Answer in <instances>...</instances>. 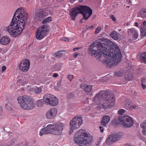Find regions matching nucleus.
<instances>
[{"label": "nucleus", "instance_id": "c03bdc74", "mask_svg": "<svg viewBox=\"0 0 146 146\" xmlns=\"http://www.w3.org/2000/svg\"><path fill=\"white\" fill-rule=\"evenodd\" d=\"M111 18L113 21H115L116 20L115 17H114V16L113 15H111Z\"/></svg>", "mask_w": 146, "mask_h": 146}, {"label": "nucleus", "instance_id": "a19ab883", "mask_svg": "<svg viewBox=\"0 0 146 146\" xmlns=\"http://www.w3.org/2000/svg\"><path fill=\"white\" fill-rule=\"evenodd\" d=\"M73 76L71 75H69L68 76V78L70 80V81H71L72 79Z\"/></svg>", "mask_w": 146, "mask_h": 146}, {"label": "nucleus", "instance_id": "cd10ccee", "mask_svg": "<svg viewBox=\"0 0 146 146\" xmlns=\"http://www.w3.org/2000/svg\"><path fill=\"white\" fill-rule=\"evenodd\" d=\"M63 51V50H61L58 51L56 53L54 54V56L57 58H59L62 57L63 56V54L62 53H60V52Z\"/></svg>", "mask_w": 146, "mask_h": 146}, {"label": "nucleus", "instance_id": "9d476101", "mask_svg": "<svg viewBox=\"0 0 146 146\" xmlns=\"http://www.w3.org/2000/svg\"><path fill=\"white\" fill-rule=\"evenodd\" d=\"M80 13L86 19H87L92 15V10L89 7L85 5H79Z\"/></svg>", "mask_w": 146, "mask_h": 146}, {"label": "nucleus", "instance_id": "79ce46f5", "mask_svg": "<svg viewBox=\"0 0 146 146\" xmlns=\"http://www.w3.org/2000/svg\"><path fill=\"white\" fill-rule=\"evenodd\" d=\"M6 68L5 66H3L1 68V71L2 72H4L6 70Z\"/></svg>", "mask_w": 146, "mask_h": 146}, {"label": "nucleus", "instance_id": "c85d7f7f", "mask_svg": "<svg viewBox=\"0 0 146 146\" xmlns=\"http://www.w3.org/2000/svg\"><path fill=\"white\" fill-rule=\"evenodd\" d=\"M42 91V90L41 87H36L34 90V92L37 94H40Z\"/></svg>", "mask_w": 146, "mask_h": 146}, {"label": "nucleus", "instance_id": "052dcab7", "mask_svg": "<svg viewBox=\"0 0 146 146\" xmlns=\"http://www.w3.org/2000/svg\"><path fill=\"white\" fill-rule=\"evenodd\" d=\"M105 28L106 29H108L109 28V25H106Z\"/></svg>", "mask_w": 146, "mask_h": 146}, {"label": "nucleus", "instance_id": "f03ea898", "mask_svg": "<svg viewBox=\"0 0 146 146\" xmlns=\"http://www.w3.org/2000/svg\"><path fill=\"white\" fill-rule=\"evenodd\" d=\"M28 16L27 13L22 7L18 8L14 14L10 25L5 28V30L13 37L18 36L25 27Z\"/></svg>", "mask_w": 146, "mask_h": 146}, {"label": "nucleus", "instance_id": "5701e85b", "mask_svg": "<svg viewBox=\"0 0 146 146\" xmlns=\"http://www.w3.org/2000/svg\"><path fill=\"white\" fill-rule=\"evenodd\" d=\"M51 100V103H50V106H55L58 103V100L57 98L54 96V97H52Z\"/></svg>", "mask_w": 146, "mask_h": 146}, {"label": "nucleus", "instance_id": "4d7b16f0", "mask_svg": "<svg viewBox=\"0 0 146 146\" xmlns=\"http://www.w3.org/2000/svg\"><path fill=\"white\" fill-rule=\"evenodd\" d=\"M3 109L2 107L0 105V113L2 111Z\"/></svg>", "mask_w": 146, "mask_h": 146}, {"label": "nucleus", "instance_id": "680f3d73", "mask_svg": "<svg viewBox=\"0 0 146 146\" xmlns=\"http://www.w3.org/2000/svg\"><path fill=\"white\" fill-rule=\"evenodd\" d=\"M138 24L137 23H135V25L136 27H138Z\"/></svg>", "mask_w": 146, "mask_h": 146}, {"label": "nucleus", "instance_id": "72a5a7b5", "mask_svg": "<svg viewBox=\"0 0 146 146\" xmlns=\"http://www.w3.org/2000/svg\"><path fill=\"white\" fill-rule=\"evenodd\" d=\"M140 126L143 129H146V120L141 123Z\"/></svg>", "mask_w": 146, "mask_h": 146}, {"label": "nucleus", "instance_id": "9b49d317", "mask_svg": "<svg viewBox=\"0 0 146 146\" xmlns=\"http://www.w3.org/2000/svg\"><path fill=\"white\" fill-rule=\"evenodd\" d=\"M127 38L128 41L131 42L133 40H135L138 38V33L135 29L132 28L127 30Z\"/></svg>", "mask_w": 146, "mask_h": 146}, {"label": "nucleus", "instance_id": "7c9ffc66", "mask_svg": "<svg viewBox=\"0 0 146 146\" xmlns=\"http://www.w3.org/2000/svg\"><path fill=\"white\" fill-rule=\"evenodd\" d=\"M141 36L143 37L145 36L146 35V29L141 28L140 29Z\"/></svg>", "mask_w": 146, "mask_h": 146}, {"label": "nucleus", "instance_id": "1a4fd4ad", "mask_svg": "<svg viewBox=\"0 0 146 146\" xmlns=\"http://www.w3.org/2000/svg\"><path fill=\"white\" fill-rule=\"evenodd\" d=\"M118 120L125 127H130L133 124V121L131 117L128 116H120L119 117Z\"/></svg>", "mask_w": 146, "mask_h": 146}, {"label": "nucleus", "instance_id": "13d9d810", "mask_svg": "<svg viewBox=\"0 0 146 146\" xmlns=\"http://www.w3.org/2000/svg\"><path fill=\"white\" fill-rule=\"evenodd\" d=\"M94 28V26L93 25H92V26H91L89 27L88 28V29L91 28V29H92Z\"/></svg>", "mask_w": 146, "mask_h": 146}, {"label": "nucleus", "instance_id": "69168bd1", "mask_svg": "<svg viewBox=\"0 0 146 146\" xmlns=\"http://www.w3.org/2000/svg\"><path fill=\"white\" fill-rule=\"evenodd\" d=\"M134 94L135 95V96H137V92H134Z\"/></svg>", "mask_w": 146, "mask_h": 146}, {"label": "nucleus", "instance_id": "a878e982", "mask_svg": "<svg viewBox=\"0 0 146 146\" xmlns=\"http://www.w3.org/2000/svg\"><path fill=\"white\" fill-rule=\"evenodd\" d=\"M140 59L142 61L146 63V52H144L141 54Z\"/></svg>", "mask_w": 146, "mask_h": 146}, {"label": "nucleus", "instance_id": "f8f14e48", "mask_svg": "<svg viewBox=\"0 0 146 146\" xmlns=\"http://www.w3.org/2000/svg\"><path fill=\"white\" fill-rule=\"evenodd\" d=\"M30 64V61L29 59L23 60L19 65V68L22 72H27L29 69Z\"/></svg>", "mask_w": 146, "mask_h": 146}, {"label": "nucleus", "instance_id": "7ed1b4c3", "mask_svg": "<svg viewBox=\"0 0 146 146\" xmlns=\"http://www.w3.org/2000/svg\"><path fill=\"white\" fill-rule=\"evenodd\" d=\"M93 101L100 102L97 106L98 109H106L113 105L115 101V96L109 90H101L96 94L93 98Z\"/></svg>", "mask_w": 146, "mask_h": 146}, {"label": "nucleus", "instance_id": "dca6fc26", "mask_svg": "<svg viewBox=\"0 0 146 146\" xmlns=\"http://www.w3.org/2000/svg\"><path fill=\"white\" fill-rule=\"evenodd\" d=\"M57 110L55 108L50 109L46 113V117L48 119L53 118L56 114Z\"/></svg>", "mask_w": 146, "mask_h": 146}, {"label": "nucleus", "instance_id": "09e8293b", "mask_svg": "<svg viewBox=\"0 0 146 146\" xmlns=\"http://www.w3.org/2000/svg\"><path fill=\"white\" fill-rule=\"evenodd\" d=\"M58 76V74H57L56 73H54L53 74L52 76L56 78L57 76Z\"/></svg>", "mask_w": 146, "mask_h": 146}, {"label": "nucleus", "instance_id": "20e7f679", "mask_svg": "<svg viewBox=\"0 0 146 146\" xmlns=\"http://www.w3.org/2000/svg\"><path fill=\"white\" fill-rule=\"evenodd\" d=\"M74 141L78 146H84L90 144L93 141L92 136L82 129L79 130L74 136Z\"/></svg>", "mask_w": 146, "mask_h": 146}, {"label": "nucleus", "instance_id": "8fccbe9b", "mask_svg": "<svg viewBox=\"0 0 146 146\" xmlns=\"http://www.w3.org/2000/svg\"><path fill=\"white\" fill-rule=\"evenodd\" d=\"M87 19H86L83 17V18L80 21V22L81 23H83L84 22V21Z\"/></svg>", "mask_w": 146, "mask_h": 146}, {"label": "nucleus", "instance_id": "a211bd4d", "mask_svg": "<svg viewBox=\"0 0 146 146\" xmlns=\"http://www.w3.org/2000/svg\"><path fill=\"white\" fill-rule=\"evenodd\" d=\"M80 87L86 92H90L92 88V86L91 85H86L84 84L80 85Z\"/></svg>", "mask_w": 146, "mask_h": 146}, {"label": "nucleus", "instance_id": "bb28decb", "mask_svg": "<svg viewBox=\"0 0 146 146\" xmlns=\"http://www.w3.org/2000/svg\"><path fill=\"white\" fill-rule=\"evenodd\" d=\"M131 103V100L127 99L125 100V107L126 108H128L129 107L130 104Z\"/></svg>", "mask_w": 146, "mask_h": 146}, {"label": "nucleus", "instance_id": "3c124183", "mask_svg": "<svg viewBox=\"0 0 146 146\" xmlns=\"http://www.w3.org/2000/svg\"><path fill=\"white\" fill-rule=\"evenodd\" d=\"M137 107V106L135 105H133L131 106L130 107V109H135L136 107Z\"/></svg>", "mask_w": 146, "mask_h": 146}, {"label": "nucleus", "instance_id": "393cba45", "mask_svg": "<svg viewBox=\"0 0 146 146\" xmlns=\"http://www.w3.org/2000/svg\"><path fill=\"white\" fill-rule=\"evenodd\" d=\"M44 102L43 99H39L36 102V105L38 107H42L44 105Z\"/></svg>", "mask_w": 146, "mask_h": 146}, {"label": "nucleus", "instance_id": "f704fd0d", "mask_svg": "<svg viewBox=\"0 0 146 146\" xmlns=\"http://www.w3.org/2000/svg\"><path fill=\"white\" fill-rule=\"evenodd\" d=\"M61 85V82H59L57 83L56 86H55L54 88L56 90H58L59 89V87Z\"/></svg>", "mask_w": 146, "mask_h": 146}, {"label": "nucleus", "instance_id": "39448f33", "mask_svg": "<svg viewBox=\"0 0 146 146\" xmlns=\"http://www.w3.org/2000/svg\"><path fill=\"white\" fill-rule=\"evenodd\" d=\"M17 101L21 108L24 110L31 109L35 106L33 100L30 96L27 95L19 96Z\"/></svg>", "mask_w": 146, "mask_h": 146}, {"label": "nucleus", "instance_id": "864d4df0", "mask_svg": "<svg viewBox=\"0 0 146 146\" xmlns=\"http://www.w3.org/2000/svg\"><path fill=\"white\" fill-rule=\"evenodd\" d=\"M81 48V47H78V48H74L73 50L74 51H75L76 50H78L79 49Z\"/></svg>", "mask_w": 146, "mask_h": 146}, {"label": "nucleus", "instance_id": "ddd939ff", "mask_svg": "<svg viewBox=\"0 0 146 146\" xmlns=\"http://www.w3.org/2000/svg\"><path fill=\"white\" fill-rule=\"evenodd\" d=\"M53 134L56 135H60L62 134V131L64 128V125L62 123H58L54 124Z\"/></svg>", "mask_w": 146, "mask_h": 146}, {"label": "nucleus", "instance_id": "0eeeda50", "mask_svg": "<svg viewBox=\"0 0 146 146\" xmlns=\"http://www.w3.org/2000/svg\"><path fill=\"white\" fill-rule=\"evenodd\" d=\"M48 30V27L46 25H42L37 29L36 37L38 40L43 38L47 35Z\"/></svg>", "mask_w": 146, "mask_h": 146}, {"label": "nucleus", "instance_id": "37998d69", "mask_svg": "<svg viewBox=\"0 0 146 146\" xmlns=\"http://www.w3.org/2000/svg\"><path fill=\"white\" fill-rule=\"evenodd\" d=\"M62 40H64L65 42H68L69 41L68 39L67 38H62Z\"/></svg>", "mask_w": 146, "mask_h": 146}, {"label": "nucleus", "instance_id": "ea45409f", "mask_svg": "<svg viewBox=\"0 0 146 146\" xmlns=\"http://www.w3.org/2000/svg\"><path fill=\"white\" fill-rule=\"evenodd\" d=\"M142 133L144 135H146V129H143L142 131Z\"/></svg>", "mask_w": 146, "mask_h": 146}, {"label": "nucleus", "instance_id": "f3484780", "mask_svg": "<svg viewBox=\"0 0 146 146\" xmlns=\"http://www.w3.org/2000/svg\"><path fill=\"white\" fill-rule=\"evenodd\" d=\"M54 97V96L48 94H46L43 96V99L45 104L50 105L51 100Z\"/></svg>", "mask_w": 146, "mask_h": 146}, {"label": "nucleus", "instance_id": "4468645a", "mask_svg": "<svg viewBox=\"0 0 146 146\" xmlns=\"http://www.w3.org/2000/svg\"><path fill=\"white\" fill-rule=\"evenodd\" d=\"M48 14V12H44L42 10L38 9L35 11L33 17L35 19H38L39 18H43Z\"/></svg>", "mask_w": 146, "mask_h": 146}, {"label": "nucleus", "instance_id": "2f4dec72", "mask_svg": "<svg viewBox=\"0 0 146 146\" xmlns=\"http://www.w3.org/2000/svg\"><path fill=\"white\" fill-rule=\"evenodd\" d=\"M51 18L50 17H48L44 19L43 21L42 22V23L45 24L49 23L50 21H51Z\"/></svg>", "mask_w": 146, "mask_h": 146}, {"label": "nucleus", "instance_id": "4be33fe9", "mask_svg": "<svg viewBox=\"0 0 146 146\" xmlns=\"http://www.w3.org/2000/svg\"><path fill=\"white\" fill-rule=\"evenodd\" d=\"M110 120V118L108 116L105 115L104 116L101 122L102 125L103 126H106V124L109 122Z\"/></svg>", "mask_w": 146, "mask_h": 146}, {"label": "nucleus", "instance_id": "c9c22d12", "mask_svg": "<svg viewBox=\"0 0 146 146\" xmlns=\"http://www.w3.org/2000/svg\"><path fill=\"white\" fill-rule=\"evenodd\" d=\"M125 111L123 109H120L118 111V113L119 114L122 115L124 113Z\"/></svg>", "mask_w": 146, "mask_h": 146}, {"label": "nucleus", "instance_id": "e433bc0d", "mask_svg": "<svg viewBox=\"0 0 146 146\" xmlns=\"http://www.w3.org/2000/svg\"><path fill=\"white\" fill-rule=\"evenodd\" d=\"M101 29L100 27H98L96 28L95 31V33L97 34L98 33Z\"/></svg>", "mask_w": 146, "mask_h": 146}, {"label": "nucleus", "instance_id": "2eb2a0df", "mask_svg": "<svg viewBox=\"0 0 146 146\" xmlns=\"http://www.w3.org/2000/svg\"><path fill=\"white\" fill-rule=\"evenodd\" d=\"M78 5L70 10V14L72 20L74 21L76 16L79 13H80Z\"/></svg>", "mask_w": 146, "mask_h": 146}, {"label": "nucleus", "instance_id": "412c9836", "mask_svg": "<svg viewBox=\"0 0 146 146\" xmlns=\"http://www.w3.org/2000/svg\"><path fill=\"white\" fill-rule=\"evenodd\" d=\"M45 128L47 134H53L54 129V124L48 125Z\"/></svg>", "mask_w": 146, "mask_h": 146}, {"label": "nucleus", "instance_id": "338daca9", "mask_svg": "<svg viewBox=\"0 0 146 146\" xmlns=\"http://www.w3.org/2000/svg\"><path fill=\"white\" fill-rule=\"evenodd\" d=\"M27 81H25V82H24L23 83V84H27Z\"/></svg>", "mask_w": 146, "mask_h": 146}, {"label": "nucleus", "instance_id": "0e129e2a", "mask_svg": "<svg viewBox=\"0 0 146 146\" xmlns=\"http://www.w3.org/2000/svg\"><path fill=\"white\" fill-rule=\"evenodd\" d=\"M126 146H133L132 145H130L129 144H126Z\"/></svg>", "mask_w": 146, "mask_h": 146}, {"label": "nucleus", "instance_id": "b1692460", "mask_svg": "<svg viewBox=\"0 0 146 146\" xmlns=\"http://www.w3.org/2000/svg\"><path fill=\"white\" fill-rule=\"evenodd\" d=\"M139 16L143 18H146V9H142L138 14Z\"/></svg>", "mask_w": 146, "mask_h": 146}, {"label": "nucleus", "instance_id": "774afa93", "mask_svg": "<svg viewBox=\"0 0 146 146\" xmlns=\"http://www.w3.org/2000/svg\"><path fill=\"white\" fill-rule=\"evenodd\" d=\"M58 1L60 2L63 1L64 0H57Z\"/></svg>", "mask_w": 146, "mask_h": 146}, {"label": "nucleus", "instance_id": "58836bf2", "mask_svg": "<svg viewBox=\"0 0 146 146\" xmlns=\"http://www.w3.org/2000/svg\"><path fill=\"white\" fill-rule=\"evenodd\" d=\"M114 75L115 76H120L122 75V74L120 72H118L115 73Z\"/></svg>", "mask_w": 146, "mask_h": 146}, {"label": "nucleus", "instance_id": "473e14b6", "mask_svg": "<svg viewBox=\"0 0 146 146\" xmlns=\"http://www.w3.org/2000/svg\"><path fill=\"white\" fill-rule=\"evenodd\" d=\"M67 96L68 98L72 99L75 97V95L74 93L70 92L68 94Z\"/></svg>", "mask_w": 146, "mask_h": 146}, {"label": "nucleus", "instance_id": "de8ad7c7", "mask_svg": "<svg viewBox=\"0 0 146 146\" xmlns=\"http://www.w3.org/2000/svg\"><path fill=\"white\" fill-rule=\"evenodd\" d=\"M143 84V83H141V86L142 88L143 89H146V85H145Z\"/></svg>", "mask_w": 146, "mask_h": 146}, {"label": "nucleus", "instance_id": "a18cd8bd", "mask_svg": "<svg viewBox=\"0 0 146 146\" xmlns=\"http://www.w3.org/2000/svg\"><path fill=\"white\" fill-rule=\"evenodd\" d=\"M141 81L142 82L141 83H144L146 81V79L145 78H142L141 79Z\"/></svg>", "mask_w": 146, "mask_h": 146}, {"label": "nucleus", "instance_id": "4c0bfd02", "mask_svg": "<svg viewBox=\"0 0 146 146\" xmlns=\"http://www.w3.org/2000/svg\"><path fill=\"white\" fill-rule=\"evenodd\" d=\"M29 76V75L25 74L23 76L22 78L23 80H27Z\"/></svg>", "mask_w": 146, "mask_h": 146}, {"label": "nucleus", "instance_id": "c756f323", "mask_svg": "<svg viewBox=\"0 0 146 146\" xmlns=\"http://www.w3.org/2000/svg\"><path fill=\"white\" fill-rule=\"evenodd\" d=\"M44 134H48L45 127L42 129L40 130L39 133V135L41 136Z\"/></svg>", "mask_w": 146, "mask_h": 146}, {"label": "nucleus", "instance_id": "e2e57ef3", "mask_svg": "<svg viewBox=\"0 0 146 146\" xmlns=\"http://www.w3.org/2000/svg\"><path fill=\"white\" fill-rule=\"evenodd\" d=\"M3 115L1 114L0 113V119L1 118L3 117Z\"/></svg>", "mask_w": 146, "mask_h": 146}, {"label": "nucleus", "instance_id": "603ef678", "mask_svg": "<svg viewBox=\"0 0 146 146\" xmlns=\"http://www.w3.org/2000/svg\"><path fill=\"white\" fill-rule=\"evenodd\" d=\"M143 25L145 27H146V21H143Z\"/></svg>", "mask_w": 146, "mask_h": 146}, {"label": "nucleus", "instance_id": "bf43d9fd", "mask_svg": "<svg viewBox=\"0 0 146 146\" xmlns=\"http://www.w3.org/2000/svg\"><path fill=\"white\" fill-rule=\"evenodd\" d=\"M14 144V143H12L9 145H7L6 146H11Z\"/></svg>", "mask_w": 146, "mask_h": 146}, {"label": "nucleus", "instance_id": "6ab92c4d", "mask_svg": "<svg viewBox=\"0 0 146 146\" xmlns=\"http://www.w3.org/2000/svg\"><path fill=\"white\" fill-rule=\"evenodd\" d=\"M10 41V39L7 36L2 37L0 40V43L3 45H7L9 43Z\"/></svg>", "mask_w": 146, "mask_h": 146}, {"label": "nucleus", "instance_id": "423d86ee", "mask_svg": "<svg viewBox=\"0 0 146 146\" xmlns=\"http://www.w3.org/2000/svg\"><path fill=\"white\" fill-rule=\"evenodd\" d=\"M82 123V121L81 117L77 116L74 117L70 122L69 134L71 135L74 130L79 127Z\"/></svg>", "mask_w": 146, "mask_h": 146}, {"label": "nucleus", "instance_id": "5fc2aeb1", "mask_svg": "<svg viewBox=\"0 0 146 146\" xmlns=\"http://www.w3.org/2000/svg\"><path fill=\"white\" fill-rule=\"evenodd\" d=\"M100 144V141H98L96 143V144L95 145H97L99 146V145Z\"/></svg>", "mask_w": 146, "mask_h": 146}, {"label": "nucleus", "instance_id": "aec40b11", "mask_svg": "<svg viewBox=\"0 0 146 146\" xmlns=\"http://www.w3.org/2000/svg\"><path fill=\"white\" fill-rule=\"evenodd\" d=\"M109 35L114 40H117L119 39L120 35L115 31H113L110 33Z\"/></svg>", "mask_w": 146, "mask_h": 146}, {"label": "nucleus", "instance_id": "49530a36", "mask_svg": "<svg viewBox=\"0 0 146 146\" xmlns=\"http://www.w3.org/2000/svg\"><path fill=\"white\" fill-rule=\"evenodd\" d=\"M100 129V132L101 133H102L104 132V128L103 127L100 126L99 127Z\"/></svg>", "mask_w": 146, "mask_h": 146}, {"label": "nucleus", "instance_id": "6e6552de", "mask_svg": "<svg viewBox=\"0 0 146 146\" xmlns=\"http://www.w3.org/2000/svg\"><path fill=\"white\" fill-rule=\"evenodd\" d=\"M122 133H112L109 135L106 141V143L109 145L113 144L117 141L121 139L123 136Z\"/></svg>", "mask_w": 146, "mask_h": 146}, {"label": "nucleus", "instance_id": "6e6d98bb", "mask_svg": "<svg viewBox=\"0 0 146 146\" xmlns=\"http://www.w3.org/2000/svg\"><path fill=\"white\" fill-rule=\"evenodd\" d=\"M79 54H74V58H76L77 57V56Z\"/></svg>", "mask_w": 146, "mask_h": 146}, {"label": "nucleus", "instance_id": "f257e3e1", "mask_svg": "<svg viewBox=\"0 0 146 146\" xmlns=\"http://www.w3.org/2000/svg\"><path fill=\"white\" fill-rule=\"evenodd\" d=\"M103 42L96 44V41L90 46L88 52L91 55H94L97 59H102L103 63L107 67L113 68L120 62L121 54L119 47L113 42L105 38L100 39Z\"/></svg>", "mask_w": 146, "mask_h": 146}]
</instances>
